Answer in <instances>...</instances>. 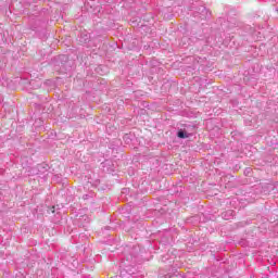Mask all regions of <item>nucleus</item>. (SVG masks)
I'll use <instances>...</instances> for the list:
<instances>
[{"label": "nucleus", "instance_id": "obj_1", "mask_svg": "<svg viewBox=\"0 0 278 278\" xmlns=\"http://www.w3.org/2000/svg\"><path fill=\"white\" fill-rule=\"evenodd\" d=\"M177 136L178 138H182V139L189 138V135L184 132V130H179Z\"/></svg>", "mask_w": 278, "mask_h": 278}]
</instances>
